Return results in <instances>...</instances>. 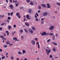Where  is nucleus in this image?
<instances>
[{
	"mask_svg": "<svg viewBox=\"0 0 60 60\" xmlns=\"http://www.w3.org/2000/svg\"><path fill=\"white\" fill-rule=\"evenodd\" d=\"M51 7V6H47V8H50Z\"/></svg>",
	"mask_w": 60,
	"mask_h": 60,
	"instance_id": "bb28decb",
	"label": "nucleus"
},
{
	"mask_svg": "<svg viewBox=\"0 0 60 60\" xmlns=\"http://www.w3.org/2000/svg\"><path fill=\"white\" fill-rule=\"evenodd\" d=\"M23 37H24V36H22L21 37V38H22V40H23Z\"/></svg>",
	"mask_w": 60,
	"mask_h": 60,
	"instance_id": "5fc2aeb1",
	"label": "nucleus"
},
{
	"mask_svg": "<svg viewBox=\"0 0 60 60\" xmlns=\"http://www.w3.org/2000/svg\"><path fill=\"white\" fill-rule=\"evenodd\" d=\"M27 3H29L30 2V1L29 0H26Z\"/></svg>",
	"mask_w": 60,
	"mask_h": 60,
	"instance_id": "473e14b6",
	"label": "nucleus"
},
{
	"mask_svg": "<svg viewBox=\"0 0 60 60\" xmlns=\"http://www.w3.org/2000/svg\"><path fill=\"white\" fill-rule=\"evenodd\" d=\"M24 30L26 32V33H28V31H27V30H26V29H25Z\"/></svg>",
	"mask_w": 60,
	"mask_h": 60,
	"instance_id": "412c9836",
	"label": "nucleus"
},
{
	"mask_svg": "<svg viewBox=\"0 0 60 60\" xmlns=\"http://www.w3.org/2000/svg\"><path fill=\"white\" fill-rule=\"evenodd\" d=\"M6 44L7 45L9 44H10V42L9 41H8L6 42Z\"/></svg>",
	"mask_w": 60,
	"mask_h": 60,
	"instance_id": "4468645a",
	"label": "nucleus"
},
{
	"mask_svg": "<svg viewBox=\"0 0 60 60\" xmlns=\"http://www.w3.org/2000/svg\"><path fill=\"white\" fill-rule=\"evenodd\" d=\"M46 51L47 52V54L48 55H49V53L51 52V50L50 49H49L48 51L47 49H46Z\"/></svg>",
	"mask_w": 60,
	"mask_h": 60,
	"instance_id": "f03ea898",
	"label": "nucleus"
},
{
	"mask_svg": "<svg viewBox=\"0 0 60 60\" xmlns=\"http://www.w3.org/2000/svg\"><path fill=\"white\" fill-rule=\"evenodd\" d=\"M18 54H19V55H22V52H21L20 51H19Z\"/></svg>",
	"mask_w": 60,
	"mask_h": 60,
	"instance_id": "dca6fc26",
	"label": "nucleus"
},
{
	"mask_svg": "<svg viewBox=\"0 0 60 60\" xmlns=\"http://www.w3.org/2000/svg\"><path fill=\"white\" fill-rule=\"evenodd\" d=\"M25 24L26 25V26H27L28 27L29 26V24L27 22H26L25 23Z\"/></svg>",
	"mask_w": 60,
	"mask_h": 60,
	"instance_id": "1a4fd4ad",
	"label": "nucleus"
},
{
	"mask_svg": "<svg viewBox=\"0 0 60 60\" xmlns=\"http://www.w3.org/2000/svg\"><path fill=\"white\" fill-rule=\"evenodd\" d=\"M48 35H49V34L48 33H46L45 34V36H47Z\"/></svg>",
	"mask_w": 60,
	"mask_h": 60,
	"instance_id": "a878e982",
	"label": "nucleus"
},
{
	"mask_svg": "<svg viewBox=\"0 0 60 60\" xmlns=\"http://www.w3.org/2000/svg\"><path fill=\"white\" fill-rule=\"evenodd\" d=\"M44 22H43V21H42V22H41V24H43V23H44Z\"/></svg>",
	"mask_w": 60,
	"mask_h": 60,
	"instance_id": "c03bdc74",
	"label": "nucleus"
},
{
	"mask_svg": "<svg viewBox=\"0 0 60 60\" xmlns=\"http://www.w3.org/2000/svg\"><path fill=\"white\" fill-rule=\"evenodd\" d=\"M13 27L15 28H16V25H14L13 26Z\"/></svg>",
	"mask_w": 60,
	"mask_h": 60,
	"instance_id": "a19ab883",
	"label": "nucleus"
},
{
	"mask_svg": "<svg viewBox=\"0 0 60 60\" xmlns=\"http://www.w3.org/2000/svg\"><path fill=\"white\" fill-rule=\"evenodd\" d=\"M0 52H2V51H3V50H2V49H0Z\"/></svg>",
	"mask_w": 60,
	"mask_h": 60,
	"instance_id": "864d4df0",
	"label": "nucleus"
},
{
	"mask_svg": "<svg viewBox=\"0 0 60 60\" xmlns=\"http://www.w3.org/2000/svg\"><path fill=\"white\" fill-rule=\"evenodd\" d=\"M16 15L17 16V17L19 18V19H20L21 17L20 15L19 14V12H17L16 14Z\"/></svg>",
	"mask_w": 60,
	"mask_h": 60,
	"instance_id": "20e7f679",
	"label": "nucleus"
},
{
	"mask_svg": "<svg viewBox=\"0 0 60 60\" xmlns=\"http://www.w3.org/2000/svg\"><path fill=\"white\" fill-rule=\"evenodd\" d=\"M2 39H3V40H5V39L4 38V37Z\"/></svg>",
	"mask_w": 60,
	"mask_h": 60,
	"instance_id": "6e6d98bb",
	"label": "nucleus"
},
{
	"mask_svg": "<svg viewBox=\"0 0 60 60\" xmlns=\"http://www.w3.org/2000/svg\"><path fill=\"white\" fill-rule=\"evenodd\" d=\"M49 35H53V34L52 33H51L50 34H49Z\"/></svg>",
	"mask_w": 60,
	"mask_h": 60,
	"instance_id": "79ce46f5",
	"label": "nucleus"
},
{
	"mask_svg": "<svg viewBox=\"0 0 60 60\" xmlns=\"http://www.w3.org/2000/svg\"><path fill=\"white\" fill-rule=\"evenodd\" d=\"M28 30L30 32V33L31 34H33L34 33V31H33V30H32V29H28Z\"/></svg>",
	"mask_w": 60,
	"mask_h": 60,
	"instance_id": "7ed1b4c3",
	"label": "nucleus"
},
{
	"mask_svg": "<svg viewBox=\"0 0 60 60\" xmlns=\"http://www.w3.org/2000/svg\"><path fill=\"white\" fill-rule=\"evenodd\" d=\"M4 23H3V24H1V26H4Z\"/></svg>",
	"mask_w": 60,
	"mask_h": 60,
	"instance_id": "37998d69",
	"label": "nucleus"
},
{
	"mask_svg": "<svg viewBox=\"0 0 60 60\" xmlns=\"http://www.w3.org/2000/svg\"><path fill=\"white\" fill-rule=\"evenodd\" d=\"M52 43L54 44V45H57V44L55 43L54 42H52Z\"/></svg>",
	"mask_w": 60,
	"mask_h": 60,
	"instance_id": "b1692460",
	"label": "nucleus"
},
{
	"mask_svg": "<svg viewBox=\"0 0 60 60\" xmlns=\"http://www.w3.org/2000/svg\"><path fill=\"white\" fill-rule=\"evenodd\" d=\"M31 43L33 45H34L35 44V42L33 40H32L31 41Z\"/></svg>",
	"mask_w": 60,
	"mask_h": 60,
	"instance_id": "423d86ee",
	"label": "nucleus"
},
{
	"mask_svg": "<svg viewBox=\"0 0 60 60\" xmlns=\"http://www.w3.org/2000/svg\"><path fill=\"white\" fill-rule=\"evenodd\" d=\"M11 58L12 59V60H13L14 59V58L13 57V56H11Z\"/></svg>",
	"mask_w": 60,
	"mask_h": 60,
	"instance_id": "a211bd4d",
	"label": "nucleus"
},
{
	"mask_svg": "<svg viewBox=\"0 0 60 60\" xmlns=\"http://www.w3.org/2000/svg\"><path fill=\"white\" fill-rule=\"evenodd\" d=\"M20 9H23V8L22 7H20Z\"/></svg>",
	"mask_w": 60,
	"mask_h": 60,
	"instance_id": "8fccbe9b",
	"label": "nucleus"
},
{
	"mask_svg": "<svg viewBox=\"0 0 60 60\" xmlns=\"http://www.w3.org/2000/svg\"><path fill=\"white\" fill-rule=\"evenodd\" d=\"M56 48H55V47H54L53 49V50L54 51H56Z\"/></svg>",
	"mask_w": 60,
	"mask_h": 60,
	"instance_id": "6ab92c4d",
	"label": "nucleus"
},
{
	"mask_svg": "<svg viewBox=\"0 0 60 60\" xmlns=\"http://www.w3.org/2000/svg\"><path fill=\"white\" fill-rule=\"evenodd\" d=\"M18 4H19V1H18V4H15L16 6H18Z\"/></svg>",
	"mask_w": 60,
	"mask_h": 60,
	"instance_id": "393cba45",
	"label": "nucleus"
},
{
	"mask_svg": "<svg viewBox=\"0 0 60 60\" xmlns=\"http://www.w3.org/2000/svg\"><path fill=\"white\" fill-rule=\"evenodd\" d=\"M32 29L33 30H34H34H35V28L34 27H32Z\"/></svg>",
	"mask_w": 60,
	"mask_h": 60,
	"instance_id": "aec40b11",
	"label": "nucleus"
},
{
	"mask_svg": "<svg viewBox=\"0 0 60 60\" xmlns=\"http://www.w3.org/2000/svg\"><path fill=\"white\" fill-rule=\"evenodd\" d=\"M38 13H40V12H41V11L40 10L38 11Z\"/></svg>",
	"mask_w": 60,
	"mask_h": 60,
	"instance_id": "49530a36",
	"label": "nucleus"
},
{
	"mask_svg": "<svg viewBox=\"0 0 60 60\" xmlns=\"http://www.w3.org/2000/svg\"><path fill=\"white\" fill-rule=\"evenodd\" d=\"M7 22H8V24H9V20L7 19Z\"/></svg>",
	"mask_w": 60,
	"mask_h": 60,
	"instance_id": "2f4dec72",
	"label": "nucleus"
},
{
	"mask_svg": "<svg viewBox=\"0 0 60 60\" xmlns=\"http://www.w3.org/2000/svg\"><path fill=\"white\" fill-rule=\"evenodd\" d=\"M54 27H55L53 26H51L49 28V29L50 30H53L54 29Z\"/></svg>",
	"mask_w": 60,
	"mask_h": 60,
	"instance_id": "39448f33",
	"label": "nucleus"
},
{
	"mask_svg": "<svg viewBox=\"0 0 60 60\" xmlns=\"http://www.w3.org/2000/svg\"><path fill=\"white\" fill-rule=\"evenodd\" d=\"M50 40H51L50 39H48V40H47V42H48H48H49V41H50Z\"/></svg>",
	"mask_w": 60,
	"mask_h": 60,
	"instance_id": "f704fd0d",
	"label": "nucleus"
},
{
	"mask_svg": "<svg viewBox=\"0 0 60 60\" xmlns=\"http://www.w3.org/2000/svg\"><path fill=\"white\" fill-rule=\"evenodd\" d=\"M42 6L43 7H45V8H46V5L44 4H42Z\"/></svg>",
	"mask_w": 60,
	"mask_h": 60,
	"instance_id": "ddd939ff",
	"label": "nucleus"
},
{
	"mask_svg": "<svg viewBox=\"0 0 60 60\" xmlns=\"http://www.w3.org/2000/svg\"><path fill=\"white\" fill-rule=\"evenodd\" d=\"M35 40L36 41H37V40H38V38H35Z\"/></svg>",
	"mask_w": 60,
	"mask_h": 60,
	"instance_id": "4c0bfd02",
	"label": "nucleus"
},
{
	"mask_svg": "<svg viewBox=\"0 0 60 60\" xmlns=\"http://www.w3.org/2000/svg\"><path fill=\"white\" fill-rule=\"evenodd\" d=\"M47 6H49L50 5L49 3H47Z\"/></svg>",
	"mask_w": 60,
	"mask_h": 60,
	"instance_id": "bf43d9fd",
	"label": "nucleus"
},
{
	"mask_svg": "<svg viewBox=\"0 0 60 60\" xmlns=\"http://www.w3.org/2000/svg\"><path fill=\"white\" fill-rule=\"evenodd\" d=\"M57 11H55L54 12V13H55L56 14H57Z\"/></svg>",
	"mask_w": 60,
	"mask_h": 60,
	"instance_id": "09e8293b",
	"label": "nucleus"
},
{
	"mask_svg": "<svg viewBox=\"0 0 60 60\" xmlns=\"http://www.w3.org/2000/svg\"><path fill=\"white\" fill-rule=\"evenodd\" d=\"M31 11H32V9H29L28 10V12L30 14H31Z\"/></svg>",
	"mask_w": 60,
	"mask_h": 60,
	"instance_id": "6e6552de",
	"label": "nucleus"
},
{
	"mask_svg": "<svg viewBox=\"0 0 60 60\" xmlns=\"http://www.w3.org/2000/svg\"><path fill=\"white\" fill-rule=\"evenodd\" d=\"M30 4L31 5H34V3L33 2H31L30 3Z\"/></svg>",
	"mask_w": 60,
	"mask_h": 60,
	"instance_id": "4be33fe9",
	"label": "nucleus"
},
{
	"mask_svg": "<svg viewBox=\"0 0 60 60\" xmlns=\"http://www.w3.org/2000/svg\"><path fill=\"white\" fill-rule=\"evenodd\" d=\"M35 18H37V16H36V14L35 15Z\"/></svg>",
	"mask_w": 60,
	"mask_h": 60,
	"instance_id": "774afa93",
	"label": "nucleus"
},
{
	"mask_svg": "<svg viewBox=\"0 0 60 60\" xmlns=\"http://www.w3.org/2000/svg\"><path fill=\"white\" fill-rule=\"evenodd\" d=\"M13 13H12V12H11V16H12V15H13Z\"/></svg>",
	"mask_w": 60,
	"mask_h": 60,
	"instance_id": "603ef678",
	"label": "nucleus"
},
{
	"mask_svg": "<svg viewBox=\"0 0 60 60\" xmlns=\"http://www.w3.org/2000/svg\"><path fill=\"white\" fill-rule=\"evenodd\" d=\"M0 38H2V39H3V38L4 37V36H3L0 35Z\"/></svg>",
	"mask_w": 60,
	"mask_h": 60,
	"instance_id": "72a5a7b5",
	"label": "nucleus"
},
{
	"mask_svg": "<svg viewBox=\"0 0 60 60\" xmlns=\"http://www.w3.org/2000/svg\"><path fill=\"white\" fill-rule=\"evenodd\" d=\"M2 28L1 27L0 28V31H2Z\"/></svg>",
	"mask_w": 60,
	"mask_h": 60,
	"instance_id": "0e129e2a",
	"label": "nucleus"
},
{
	"mask_svg": "<svg viewBox=\"0 0 60 60\" xmlns=\"http://www.w3.org/2000/svg\"><path fill=\"white\" fill-rule=\"evenodd\" d=\"M38 8L39 9H41V6H39Z\"/></svg>",
	"mask_w": 60,
	"mask_h": 60,
	"instance_id": "3c124183",
	"label": "nucleus"
},
{
	"mask_svg": "<svg viewBox=\"0 0 60 60\" xmlns=\"http://www.w3.org/2000/svg\"><path fill=\"white\" fill-rule=\"evenodd\" d=\"M3 47L4 48H6L7 47V45H4L3 46Z\"/></svg>",
	"mask_w": 60,
	"mask_h": 60,
	"instance_id": "5701e85b",
	"label": "nucleus"
},
{
	"mask_svg": "<svg viewBox=\"0 0 60 60\" xmlns=\"http://www.w3.org/2000/svg\"><path fill=\"white\" fill-rule=\"evenodd\" d=\"M5 58V56H4V57H2V59H4Z\"/></svg>",
	"mask_w": 60,
	"mask_h": 60,
	"instance_id": "58836bf2",
	"label": "nucleus"
},
{
	"mask_svg": "<svg viewBox=\"0 0 60 60\" xmlns=\"http://www.w3.org/2000/svg\"><path fill=\"white\" fill-rule=\"evenodd\" d=\"M49 57L50 58H52V55H50Z\"/></svg>",
	"mask_w": 60,
	"mask_h": 60,
	"instance_id": "c9c22d12",
	"label": "nucleus"
},
{
	"mask_svg": "<svg viewBox=\"0 0 60 60\" xmlns=\"http://www.w3.org/2000/svg\"><path fill=\"white\" fill-rule=\"evenodd\" d=\"M44 18H42L41 19V20L42 21H43V20H44Z\"/></svg>",
	"mask_w": 60,
	"mask_h": 60,
	"instance_id": "69168bd1",
	"label": "nucleus"
},
{
	"mask_svg": "<svg viewBox=\"0 0 60 60\" xmlns=\"http://www.w3.org/2000/svg\"><path fill=\"white\" fill-rule=\"evenodd\" d=\"M6 33H9V32L8 31H6Z\"/></svg>",
	"mask_w": 60,
	"mask_h": 60,
	"instance_id": "e2e57ef3",
	"label": "nucleus"
},
{
	"mask_svg": "<svg viewBox=\"0 0 60 60\" xmlns=\"http://www.w3.org/2000/svg\"><path fill=\"white\" fill-rule=\"evenodd\" d=\"M38 49H40V45H38Z\"/></svg>",
	"mask_w": 60,
	"mask_h": 60,
	"instance_id": "052dcab7",
	"label": "nucleus"
},
{
	"mask_svg": "<svg viewBox=\"0 0 60 60\" xmlns=\"http://www.w3.org/2000/svg\"><path fill=\"white\" fill-rule=\"evenodd\" d=\"M48 15V12H45L44 13H43L42 14V15L43 16H44L45 17V16H46L47 15Z\"/></svg>",
	"mask_w": 60,
	"mask_h": 60,
	"instance_id": "f257e3e1",
	"label": "nucleus"
},
{
	"mask_svg": "<svg viewBox=\"0 0 60 60\" xmlns=\"http://www.w3.org/2000/svg\"><path fill=\"white\" fill-rule=\"evenodd\" d=\"M52 37H53V40H55V36H54V35L53 36H52Z\"/></svg>",
	"mask_w": 60,
	"mask_h": 60,
	"instance_id": "7c9ffc66",
	"label": "nucleus"
},
{
	"mask_svg": "<svg viewBox=\"0 0 60 60\" xmlns=\"http://www.w3.org/2000/svg\"><path fill=\"white\" fill-rule=\"evenodd\" d=\"M26 52V51L25 50H22L23 54H25Z\"/></svg>",
	"mask_w": 60,
	"mask_h": 60,
	"instance_id": "f8f14e48",
	"label": "nucleus"
},
{
	"mask_svg": "<svg viewBox=\"0 0 60 60\" xmlns=\"http://www.w3.org/2000/svg\"><path fill=\"white\" fill-rule=\"evenodd\" d=\"M24 60H27V59L26 58H25Z\"/></svg>",
	"mask_w": 60,
	"mask_h": 60,
	"instance_id": "338daca9",
	"label": "nucleus"
},
{
	"mask_svg": "<svg viewBox=\"0 0 60 60\" xmlns=\"http://www.w3.org/2000/svg\"><path fill=\"white\" fill-rule=\"evenodd\" d=\"M40 34H41L42 36H43L44 35L45 36L46 33L45 31H44L43 32V33H40Z\"/></svg>",
	"mask_w": 60,
	"mask_h": 60,
	"instance_id": "0eeeda50",
	"label": "nucleus"
},
{
	"mask_svg": "<svg viewBox=\"0 0 60 60\" xmlns=\"http://www.w3.org/2000/svg\"><path fill=\"white\" fill-rule=\"evenodd\" d=\"M8 29H10L11 28V26H8Z\"/></svg>",
	"mask_w": 60,
	"mask_h": 60,
	"instance_id": "f3484780",
	"label": "nucleus"
},
{
	"mask_svg": "<svg viewBox=\"0 0 60 60\" xmlns=\"http://www.w3.org/2000/svg\"><path fill=\"white\" fill-rule=\"evenodd\" d=\"M3 16L2 15H0V18H3Z\"/></svg>",
	"mask_w": 60,
	"mask_h": 60,
	"instance_id": "4d7b16f0",
	"label": "nucleus"
},
{
	"mask_svg": "<svg viewBox=\"0 0 60 60\" xmlns=\"http://www.w3.org/2000/svg\"><path fill=\"white\" fill-rule=\"evenodd\" d=\"M20 31L21 33H23V31L22 30H20Z\"/></svg>",
	"mask_w": 60,
	"mask_h": 60,
	"instance_id": "c85d7f7f",
	"label": "nucleus"
},
{
	"mask_svg": "<svg viewBox=\"0 0 60 60\" xmlns=\"http://www.w3.org/2000/svg\"><path fill=\"white\" fill-rule=\"evenodd\" d=\"M55 36H56L57 37V36H58V34H55Z\"/></svg>",
	"mask_w": 60,
	"mask_h": 60,
	"instance_id": "a18cd8bd",
	"label": "nucleus"
},
{
	"mask_svg": "<svg viewBox=\"0 0 60 60\" xmlns=\"http://www.w3.org/2000/svg\"><path fill=\"white\" fill-rule=\"evenodd\" d=\"M8 55V52H7L6 53V55Z\"/></svg>",
	"mask_w": 60,
	"mask_h": 60,
	"instance_id": "680f3d73",
	"label": "nucleus"
},
{
	"mask_svg": "<svg viewBox=\"0 0 60 60\" xmlns=\"http://www.w3.org/2000/svg\"><path fill=\"white\" fill-rule=\"evenodd\" d=\"M35 20L36 21H38V19H37V18H36L35 19Z\"/></svg>",
	"mask_w": 60,
	"mask_h": 60,
	"instance_id": "cd10ccee",
	"label": "nucleus"
},
{
	"mask_svg": "<svg viewBox=\"0 0 60 60\" xmlns=\"http://www.w3.org/2000/svg\"><path fill=\"white\" fill-rule=\"evenodd\" d=\"M10 8L11 9H13V6L12 5H10Z\"/></svg>",
	"mask_w": 60,
	"mask_h": 60,
	"instance_id": "9d476101",
	"label": "nucleus"
},
{
	"mask_svg": "<svg viewBox=\"0 0 60 60\" xmlns=\"http://www.w3.org/2000/svg\"><path fill=\"white\" fill-rule=\"evenodd\" d=\"M8 19H11V17H8Z\"/></svg>",
	"mask_w": 60,
	"mask_h": 60,
	"instance_id": "ea45409f",
	"label": "nucleus"
},
{
	"mask_svg": "<svg viewBox=\"0 0 60 60\" xmlns=\"http://www.w3.org/2000/svg\"><path fill=\"white\" fill-rule=\"evenodd\" d=\"M36 14L37 15V17H38V16H39V15H38V14L37 12H36Z\"/></svg>",
	"mask_w": 60,
	"mask_h": 60,
	"instance_id": "e433bc0d",
	"label": "nucleus"
},
{
	"mask_svg": "<svg viewBox=\"0 0 60 60\" xmlns=\"http://www.w3.org/2000/svg\"><path fill=\"white\" fill-rule=\"evenodd\" d=\"M8 16H9V15H11V13H8Z\"/></svg>",
	"mask_w": 60,
	"mask_h": 60,
	"instance_id": "de8ad7c7",
	"label": "nucleus"
},
{
	"mask_svg": "<svg viewBox=\"0 0 60 60\" xmlns=\"http://www.w3.org/2000/svg\"><path fill=\"white\" fill-rule=\"evenodd\" d=\"M56 4L59 5V6H60V3H56Z\"/></svg>",
	"mask_w": 60,
	"mask_h": 60,
	"instance_id": "c756f323",
	"label": "nucleus"
},
{
	"mask_svg": "<svg viewBox=\"0 0 60 60\" xmlns=\"http://www.w3.org/2000/svg\"><path fill=\"white\" fill-rule=\"evenodd\" d=\"M37 44H38V45H39V43L38 42H37Z\"/></svg>",
	"mask_w": 60,
	"mask_h": 60,
	"instance_id": "13d9d810",
	"label": "nucleus"
},
{
	"mask_svg": "<svg viewBox=\"0 0 60 60\" xmlns=\"http://www.w3.org/2000/svg\"><path fill=\"white\" fill-rule=\"evenodd\" d=\"M13 40H15L16 41H17V38H13Z\"/></svg>",
	"mask_w": 60,
	"mask_h": 60,
	"instance_id": "2eb2a0df",
	"label": "nucleus"
},
{
	"mask_svg": "<svg viewBox=\"0 0 60 60\" xmlns=\"http://www.w3.org/2000/svg\"><path fill=\"white\" fill-rule=\"evenodd\" d=\"M26 17L27 18L29 19H30V17H29V15H27Z\"/></svg>",
	"mask_w": 60,
	"mask_h": 60,
	"instance_id": "9b49d317",
	"label": "nucleus"
}]
</instances>
